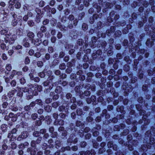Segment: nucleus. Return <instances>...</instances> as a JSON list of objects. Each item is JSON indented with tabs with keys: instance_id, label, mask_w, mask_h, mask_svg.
I'll return each instance as SVG.
<instances>
[{
	"instance_id": "nucleus-39",
	"label": "nucleus",
	"mask_w": 155,
	"mask_h": 155,
	"mask_svg": "<svg viewBox=\"0 0 155 155\" xmlns=\"http://www.w3.org/2000/svg\"><path fill=\"white\" fill-rule=\"evenodd\" d=\"M28 36L31 38H33L35 36V35L32 32H29L27 34Z\"/></svg>"
},
{
	"instance_id": "nucleus-4",
	"label": "nucleus",
	"mask_w": 155,
	"mask_h": 155,
	"mask_svg": "<svg viewBox=\"0 0 155 155\" xmlns=\"http://www.w3.org/2000/svg\"><path fill=\"white\" fill-rule=\"evenodd\" d=\"M16 38V36L15 35H6L4 40L6 43H9V44H11L14 43Z\"/></svg>"
},
{
	"instance_id": "nucleus-40",
	"label": "nucleus",
	"mask_w": 155,
	"mask_h": 155,
	"mask_svg": "<svg viewBox=\"0 0 155 155\" xmlns=\"http://www.w3.org/2000/svg\"><path fill=\"white\" fill-rule=\"evenodd\" d=\"M12 66L10 64H7L6 65L5 69L8 71H10L12 69Z\"/></svg>"
},
{
	"instance_id": "nucleus-12",
	"label": "nucleus",
	"mask_w": 155,
	"mask_h": 155,
	"mask_svg": "<svg viewBox=\"0 0 155 155\" xmlns=\"http://www.w3.org/2000/svg\"><path fill=\"white\" fill-rule=\"evenodd\" d=\"M1 10H2V11L3 12V15L4 17H3V19L4 18H6V17L7 16L9 12V7L8 6L3 8H0Z\"/></svg>"
},
{
	"instance_id": "nucleus-26",
	"label": "nucleus",
	"mask_w": 155,
	"mask_h": 155,
	"mask_svg": "<svg viewBox=\"0 0 155 155\" xmlns=\"http://www.w3.org/2000/svg\"><path fill=\"white\" fill-rule=\"evenodd\" d=\"M115 28L114 27H111L110 30H107L106 31V33L107 34V35L108 36H110V32L111 33H113L115 31Z\"/></svg>"
},
{
	"instance_id": "nucleus-53",
	"label": "nucleus",
	"mask_w": 155,
	"mask_h": 155,
	"mask_svg": "<svg viewBox=\"0 0 155 155\" xmlns=\"http://www.w3.org/2000/svg\"><path fill=\"white\" fill-rule=\"evenodd\" d=\"M46 132V130L45 129H41L40 130L39 132L40 134L41 137V135L43 136V134H45Z\"/></svg>"
},
{
	"instance_id": "nucleus-46",
	"label": "nucleus",
	"mask_w": 155,
	"mask_h": 155,
	"mask_svg": "<svg viewBox=\"0 0 155 155\" xmlns=\"http://www.w3.org/2000/svg\"><path fill=\"white\" fill-rule=\"evenodd\" d=\"M59 68L62 70H64L66 68V65L64 63H62L60 64L59 66Z\"/></svg>"
},
{
	"instance_id": "nucleus-23",
	"label": "nucleus",
	"mask_w": 155,
	"mask_h": 155,
	"mask_svg": "<svg viewBox=\"0 0 155 155\" xmlns=\"http://www.w3.org/2000/svg\"><path fill=\"white\" fill-rule=\"evenodd\" d=\"M27 152H30L31 155H35L36 153L35 148H29L27 149Z\"/></svg>"
},
{
	"instance_id": "nucleus-58",
	"label": "nucleus",
	"mask_w": 155,
	"mask_h": 155,
	"mask_svg": "<svg viewBox=\"0 0 155 155\" xmlns=\"http://www.w3.org/2000/svg\"><path fill=\"white\" fill-rule=\"evenodd\" d=\"M153 71L149 70H148L147 72L149 76H150L153 74V72H154L155 73V67L154 68V69H153Z\"/></svg>"
},
{
	"instance_id": "nucleus-49",
	"label": "nucleus",
	"mask_w": 155,
	"mask_h": 155,
	"mask_svg": "<svg viewBox=\"0 0 155 155\" xmlns=\"http://www.w3.org/2000/svg\"><path fill=\"white\" fill-rule=\"evenodd\" d=\"M37 65L38 67L41 68L43 65V63L41 61H38L37 62Z\"/></svg>"
},
{
	"instance_id": "nucleus-63",
	"label": "nucleus",
	"mask_w": 155,
	"mask_h": 155,
	"mask_svg": "<svg viewBox=\"0 0 155 155\" xmlns=\"http://www.w3.org/2000/svg\"><path fill=\"white\" fill-rule=\"evenodd\" d=\"M8 104L6 102H4L2 104V107L3 108H6L8 106Z\"/></svg>"
},
{
	"instance_id": "nucleus-17",
	"label": "nucleus",
	"mask_w": 155,
	"mask_h": 155,
	"mask_svg": "<svg viewBox=\"0 0 155 155\" xmlns=\"http://www.w3.org/2000/svg\"><path fill=\"white\" fill-rule=\"evenodd\" d=\"M110 19H118L119 15H115L114 11H111L110 13Z\"/></svg>"
},
{
	"instance_id": "nucleus-44",
	"label": "nucleus",
	"mask_w": 155,
	"mask_h": 155,
	"mask_svg": "<svg viewBox=\"0 0 155 155\" xmlns=\"http://www.w3.org/2000/svg\"><path fill=\"white\" fill-rule=\"evenodd\" d=\"M92 0H85L84 2V4L86 7H87L89 5V2Z\"/></svg>"
},
{
	"instance_id": "nucleus-41",
	"label": "nucleus",
	"mask_w": 155,
	"mask_h": 155,
	"mask_svg": "<svg viewBox=\"0 0 155 155\" xmlns=\"http://www.w3.org/2000/svg\"><path fill=\"white\" fill-rule=\"evenodd\" d=\"M17 73V72L15 70H13L11 74L10 75V78L11 79H12L13 77L16 75Z\"/></svg>"
},
{
	"instance_id": "nucleus-50",
	"label": "nucleus",
	"mask_w": 155,
	"mask_h": 155,
	"mask_svg": "<svg viewBox=\"0 0 155 155\" xmlns=\"http://www.w3.org/2000/svg\"><path fill=\"white\" fill-rule=\"evenodd\" d=\"M73 138H72V137H70V138H69L67 140V142L68 143V145H71V143L73 142Z\"/></svg>"
},
{
	"instance_id": "nucleus-19",
	"label": "nucleus",
	"mask_w": 155,
	"mask_h": 155,
	"mask_svg": "<svg viewBox=\"0 0 155 155\" xmlns=\"http://www.w3.org/2000/svg\"><path fill=\"white\" fill-rule=\"evenodd\" d=\"M13 48L15 50H17L18 51V52L19 53H21V50L22 48V46L19 45H15L13 46Z\"/></svg>"
},
{
	"instance_id": "nucleus-62",
	"label": "nucleus",
	"mask_w": 155,
	"mask_h": 155,
	"mask_svg": "<svg viewBox=\"0 0 155 155\" xmlns=\"http://www.w3.org/2000/svg\"><path fill=\"white\" fill-rule=\"evenodd\" d=\"M51 133L52 134H51V136L52 138H53L56 137L58 135L57 132H53Z\"/></svg>"
},
{
	"instance_id": "nucleus-15",
	"label": "nucleus",
	"mask_w": 155,
	"mask_h": 155,
	"mask_svg": "<svg viewBox=\"0 0 155 155\" xmlns=\"http://www.w3.org/2000/svg\"><path fill=\"white\" fill-rule=\"evenodd\" d=\"M32 90L33 91L34 93L35 92V94H37L38 93V92H40L41 90V86L35 85V87H32Z\"/></svg>"
},
{
	"instance_id": "nucleus-42",
	"label": "nucleus",
	"mask_w": 155,
	"mask_h": 155,
	"mask_svg": "<svg viewBox=\"0 0 155 155\" xmlns=\"http://www.w3.org/2000/svg\"><path fill=\"white\" fill-rule=\"evenodd\" d=\"M24 9H26L27 10H28V11H31L33 9H34V7H33V6H25V7L24 8Z\"/></svg>"
},
{
	"instance_id": "nucleus-27",
	"label": "nucleus",
	"mask_w": 155,
	"mask_h": 155,
	"mask_svg": "<svg viewBox=\"0 0 155 155\" xmlns=\"http://www.w3.org/2000/svg\"><path fill=\"white\" fill-rule=\"evenodd\" d=\"M2 41L3 42V41L2 40ZM1 44L0 47L1 48L4 50L7 51L8 50L9 48L8 46H6V45L3 42H1Z\"/></svg>"
},
{
	"instance_id": "nucleus-34",
	"label": "nucleus",
	"mask_w": 155,
	"mask_h": 155,
	"mask_svg": "<svg viewBox=\"0 0 155 155\" xmlns=\"http://www.w3.org/2000/svg\"><path fill=\"white\" fill-rule=\"evenodd\" d=\"M62 90V88L60 86H58L56 87L55 90V92L57 94L60 93Z\"/></svg>"
},
{
	"instance_id": "nucleus-48",
	"label": "nucleus",
	"mask_w": 155,
	"mask_h": 155,
	"mask_svg": "<svg viewBox=\"0 0 155 155\" xmlns=\"http://www.w3.org/2000/svg\"><path fill=\"white\" fill-rule=\"evenodd\" d=\"M36 104H37L40 105L42 106V102L41 100L37 99L35 101Z\"/></svg>"
},
{
	"instance_id": "nucleus-32",
	"label": "nucleus",
	"mask_w": 155,
	"mask_h": 155,
	"mask_svg": "<svg viewBox=\"0 0 155 155\" xmlns=\"http://www.w3.org/2000/svg\"><path fill=\"white\" fill-rule=\"evenodd\" d=\"M1 127L2 131L4 132L6 131L7 128V126L6 124H2Z\"/></svg>"
},
{
	"instance_id": "nucleus-9",
	"label": "nucleus",
	"mask_w": 155,
	"mask_h": 155,
	"mask_svg": "<svg viewBox=\"0 0 155 155\" xmlns=\"http://www.w3.org/2000/svg\"><path fill=\"white\" fill-rule=\"evenodd\" d=\"M101 3H102L101 4L103 6V5H105V8L103 9V12L104 13H106V12L107 11V8H111L112 7H113V4L110 3V2H107L105 4V3L104 2L102 3V1H101Z\"/></svg>"
},
{
	"instance_id": "nucleus-38",
	"label": "nucleus",
	"mask_w": 155,
	"mask_h": 155,
	"mask_svg": "<svg viewBox=\"0 0 155 155\" xmlns=\"http://www.w3.org/2000/svg\"><path fill=\"white\" fill-rule=\"evenodd\" d=\"M53 117L54 119H55V120L54 123V125L56 124V122H58L57 119H58V114H56V113H54L53 114Z\"/></svg>"
},
{
	"instance_id": "nucleus-54",
	"label": "nucleus",
	"mask_w": 155,
	"mask_h": 155,
	"mask_svg": "<svg viewBox=\"0 0 155 155\" xmlns=\"http://www.w3.org/2000/svg\"><path fill=\"white\" fill-rule=\"evenodd\" d=\"M82 28L83 30H87L88 28L87 25L85 23H83L82 25Z\"/></svg>"
},
{
	"instance_id": "nucleus-51",
	"label": "nucleus",
	"mask_w": 155,
	"mask_h": 155,
	"mask_svg": "<svg viewBox=\"0 0 155 155\" xmlns=\"http://www.w3.org/2000/svg\"><path fill=\"white\" fill-rule=\"evenodd\" d=\"M17 147V144L14 142L12 143L11 147L12 149H15Z\"/></svg>"
},
{
	"instance_id": "nucleus-8",
	"label": "nucleus",
	"mask_w": 155,
	"mask_h": 155,
	"mask_svg": "<svg viewBox=\"0 0 155 155\" xmlns=\"http://www.w3.org/2000/svg\"><path fill=\"white\" fill-rule=\"evenodd\" d=\"M20 115V113H19L15 114L11 112L9 114L8 116L9 118H11V120L13 122H15L17 120L18 117Z\"/></svg>"
},
{
	"instance_id": "nucleus-13",
	"label": "nucleus",
	"mask_w": 155,
	"mask_h": 155,
	"mask_svg": "<svg viewBox=\"0 0 155 155\" xmlns=\"http://www.w3.org/2000/svg\"><path fill=\"white\" fill-rule=\"evenodd\" d=\"M28 133L27 131H24L22 132L21 134L18 137V140H21L23 139L26 138L28 137Z\"/></svg>"
},
{
	"instance_id": "nucleus-31",
	"label": "nucleus",
	"mask_w": 155,
	"mask_h": 155,
	"mask_svg": "<svg viewBox=\"0 0 155 155\" xmlns=\"http://www.w3.org/2000/svg\"><path fill=\"white\" fill-rule=\"evenodd\" d=\"M50 58V55L48 53H47L45 54V58L43 59V60L44 62H45L46 60H48Z\"/></svg>"
},
{
	"instance_id": "nucleus-61",
	"label": "nucleus",
	"mask_w": 155,
	"mask_h": 155,
	"mask_svg": "<svg viewBox=\"0 0 155 155\" xmlns=\"http://www.w3.org/2000/svg\"><path fill=\"white\" fill-rule=\"evenodd\" d=\"M121 35V32L120 31H115V35L116 37H119Z\"/></svg>"
},
{
	"instance_id": "nucleus-14",
	"label": "nucleus",
	"mask_w": 155,
	"mask_h": 155,
	"mask_svg": "<svg viewBox=\"0 0 155 155\" xmlns=\"http://www.w3.org/2000/svg\"><path fill=\"white\" fill-rule=\"evenodd\" d=\"M97 128H93L92 130L93 135L94 137H97L99 135V132L97 131V130H99L101 128V126L99 125L97 126Z\"/></svg>"
},
{
	"instance_id": "nucleus-36",
	"label": "nucleus",
	"mask_w": 155,
	"mask_h": 155,
	"mask_svg": "<svg viewBox=\"0 0 155 155\" xmlns=\"http://www.w3.org/2000/svg\"><path fill=\"white\" fill-rule=\"evenodd\" d=\"M80 155H89L90 154L89 151H81L80 152Z\"/></svg>"
},
{
	"instance_id": "nucleus-64",
	"label": "nucleus",
	"mask_w": 155,
	"mask_h": 155,
	"mask_svg": "<svg viewBox=\"0 0 155 155\" xmlns=\"http://www.w3.org/2000/svg\"><path fill=\"white\" fill-rule=\"evenodd\" d=\"M84 95L86 96H89L91 94V92L89 91H84Z\"/></svg>"
},
{
	"instance_id": "nucleus-52",
	"label": "nucleus",
	"mask_w": 155,
	"mask_h": 155,
	"mask_svg": "<svg viewBox=\"0 0 155 155\" xmlns=\"http://www.w3.org/2000/svg\"><path fill=\"white\" fill-rule=\"evenodd\" d=\"M45 119H48V121H47L48 124H49L50 123V122L51 121V117L49 116H47L45 117Z\"/></svg>"
},
{
	"instance_id": "nucleus-10",
	"label": "nucleus",
	"mask_w": 155,
	"mask_h": 155,
	"mask_svg": "<svg viewBox=\"0 0 155 155\" xmlns=\"http://www.w3.org/2000/svg\"><path fill=\"white\" fill-rule=\"evenodd\" d=\"M17 131L18 130L17 129L15 128H13L11 131L9 132L7 137L9 138H15V136H14V135L16 134Z\"/></svg>"
},
{
	"instance_id": "nucleus-43",
	"label": "nucleus",
	"mask_w": 155,
	"mask_h": 155,
	"mask_svg": "<svg viewBox=\"0 0 155 155\" xmlns=\"http://www.w3.org/2000/svg\"><path fill=\"white\" fill-rule=\"evenodd\" d=\"M139 16V15H138V16ZM137 15L136 13H134L131 15V19H136L137 18Z\"/></svg>"
},
{
	"instance_id": "nucleus-6",
	"label": "nucleus",
	"mask_w": 155,
	"mask_h": 155,
	"mask_svg": "<svg viewBox=\"0 0 155 155\" xmlns=\"http://www.w3.org/2000/svg\"><path fill=\"white\" fill-rule=\"evenodd\" d=\"M141 115L143 116V120L144 121V124L145 125H147L150 122V120L149 119H147V114L146 115V112L145 111L142 110L140 112Z\"/></svg>"
},
{
	"instance_id": "nucleus-18",
	"label": "nucleus",
	"mask_w": 155,
	"mask_h": 155,
	"mask_svg": "<svg viewBox=\"0 0 155 155\" xmlns=\"http://www.w3.org/2000/svg\"><path fill=\"white\" fill-rule=\"evenodd\" d=\"M3 27L2 26H0V29H1L0 31V33L1 35H6V33L8 31V28L7 27L5 28L4 26L3 28Z\"/></svg>"
},
{
	"instance_id": "nucleus-59",
	"label": "nucleus",
	"mask_w": 155,
	"mask_h": 155,
	"mask_svg": "<svg viewBox=\"0 0 155 155\" xmlns=\"http://www.w3.org/2000/svg\"><path fill=\"white\" fill-rule=\"evenodd\" d=\"M72 71V69L71 67H68L66 70V72L68 74H70Z\"/></svg>"
},
{
	"instance_id": "nucleus-28",
	"label": "nucleus",
	"mask_w": 155,
	"mask_h": 155,
	"mask_svg": "<svg viewBox=\"0 0 155 155\" xmlns=\"http://www.w3.org/2000/svg\"><path fill=\"white\" fill-rule=\"evenodd\" d=\"M18 93H17V96L21 97H22L23 95V92L21 89V87L18 88Z\"/></svg>"
},
{
	"instance_id": "nucleus-22",
	"label": "nucleus",
	"mask_w": 155,
	"mask_h": 155,
	"mask_svg": "<svg viewBox=\"0 0 155 155\" xmlns=\"http://www.w3.org/2000/svg\"><path fill=\"white\" fill-rule=\"evenodd\" d=\"M102 13H100L98 15L97 14H94L92 18H91V17L90 19H100L102 17Z\"/></svg>"
},
{
	"instance_id": "nucleus-16",
	"label": "nucleus",
	"mask_w": 155,
	"mask_h": 155,
	"mask_svg": "<svg viewBox=\"0 0 155 155\" xmlns=\"http://www.w3.org/2000/svg\"><path fill=\"white\" fill-rule=\"evenodd\" d=\"M72 95L70 93H68L66 95V98L69 100L70 99V102L71 103H75L76 101V98L74 97H73L71 98Z\"/></svg>"
},
{
	"instance_id": "nucleus-35",
	"label": "nucleus",
	"mask_w": 155,
	"mask_h": 155,
	"mask_svg": "<svg viewBox=\"0 0 155 155\" xmlns=\"http://www.w3.org/2000/svg\"><path fill=\"white\" fill-rule=\"evenodd\" d=\"M44 109L47 112H49L51 110V107L49 105H47L45 107Z\"/></svg>"
},
{
	"instance_id": "nucleus-5",
	"label": "nucleus",
	"mask_w": 155,
	"mask_h": 155,
	"mask_svg": "<svg viewBox=\"0 0 155 155\" xmlns=\"http://www.w3.org/2000/svg\"><path fill=\"white\" fill-rule=\"evenodd\" d=\"M43 85L44 86L47 87V88H46V93L50 92V90L52 89L54 86L51 80L45 81L44 82Z\"/></svg>"
},
{
	"instance_id": "nucleus-24",
	"label": "nucleus",
	"mask_w": 155,
	"mask_h": 155,
	"mask_svg": "<svg viewBox=\"0 0 155 155\" xmlns=\"http://www.w3.org/2000/svg\"><path fill=\"white\" fill-rule=\"evenodd\" d=\"M139 2V3L140 4H142L145 7H147L148 5V3L146 2L145 0H137Z\"/></svg>"
},
{
	"instance_id": "nucleus-7",
	"label": "nucleus",
	"mask_w": 155,
	"mask_h": 155,
	"mask_svg": "<svg viewBox=\"0 0 155 155\" xmlns=\"http://www.w3.org/2000/svg\"><path fill=\"white\" fill-rule=\"evenodd\" d=\"M35 12L36 13V19H40L43 15V12L38 8H36Z\"/></svg>"
},
{
	"instance_id": "nucleus-57",
	"label": "nucleus",
	"mask_w": 155,
	"mask_h": 155,
	"mask_svg": "<svg viewBox=\"0 0 155 155\" xmlns=\"http://www.w3.org/2000/svg\"><path fill=\"white\" fill-rule=\"evenodd\" d=\"M4 78L5 81L6 83H9L10 81V80L11 79L10 78V75L9 76V77H6L5 76H4Z\"/></svg>"
},
{
	"instance_id": "nucleus-2",
	"label": "nucleus",
	"mask_w": 155,
	"mask_h": 155,
	"mask_svg": "<svg viewBox=\"0 0 155 155\" xmlns=\"http://www.w3.org/2000/svg\"><path fill=\"white\" fill-rule=\"evenodd\" d=\"M22 92L25 94L26 95V98L29 100L33 98V93L32 91H30L29 89L27 87L21 88Z\"/></svg>"
},
{
	"instance_id": "nucleus-30",
	"label": "nucleus",
	"mask_w": 155,
	"mask_h": 155,
	"mask_svg": "<svg viewBox=\"0 0 155 155\" xmlns=\"http://www.w3.org/2000/svg\"><path fill=\"white\" fill-rule=\"evenodd\" d=\"M16 90L15 89H13L9 91L8 93V96L9 97H12L16 92Z\"/></svg>"
},
{
	"instance_id": "nucleus-11",
	"label": "nucleus",
	"mask_w": 155,
	"mask_h": 155,
	"mask_svg": "<svg viewBox=\"0 0 155 155\" xmlns=\"http://www.w3.org/2000/svg\"><path fill=\"white\" fill-rule=\"evenodd\" d=\"M137 44L134 46V49H135V51L137 53L140 52V54H143L145 52V50L144 49H141L140 51V49L139 48V42H137Z\"/></svg>"
},
{
	"instance_id": "nucleus-33",
	"label": "nucleus",
	"mask_w": 155,
	"mask_h": 155,
	"mask_svg": "<svg viewBox=\"0 0 155 155\" xmlns=\"http://www.w3.org/2000/svg\"><path fill=\"white\" fill-rule=\"evenodd\" d=\"M30 78L32 80H34L36 82H38L40 81V78L38 77L34 78L33 76H31L32 74L29 75Z\"/></svg>"
},
{
	"instance_id": "nucleus-21",
	"label": "nucleus",
	"mask_w": 155,
	"mask_h": 155,
	"mask_svg": "<svg viewBox=\"0 0 155 155\" xmlns=\"http://www.w3.org/2000/svg\"><path fill=\"white\" fill-rule=\"evenodd\" d=\"M33 16H34V15H33V14L31 12H28L27 14L23 17V19H28L32 18Z\"/></svg>"
},
{
	"instance_id": "nucleus-3",
	"label": "nucleus",
	"mask_w": 155,
	"mask_h": 155,
	"mask_svg": "<svg viewBox=\"0 0 155 155\" xmlns=\"http://www.w3.org/2000/svg\"><path fill=\"white\" fill-rule=\"evenodd\" d=\"M150 143H147V144L142 145L141 147V151H146L147 148L150 149L151 147V145H153L155 143V140L153 138H151L150 139Z\"/></svg>"
},
{
	"instance_id": "nucleus-60",
	"label": "nucleus",
	"mask_w": 155,
	"mask_h": 155,
	"mask_svg": "<svg viewBox=\"0 0 155 155\" xmlns=\"http://www.w3.org/2000/svg\"><path fill=\"white\" fill-rule=\"evenodd\" d=\"M20 83L22 84H24L25 83V80L24 78H22L19 80Z\"/></svg>"
},
{
	"instance_id": "nucleus-20",
	"label": "nucleus",
	"mask_w": 155,
	"mask_h": 155,
	"mask_svg": "<svg viewBox=\"0 0 155 155\" xmlns=\"http://www.w3.org/2000/svg\"><path fill=\"white\" fill-rule=\"evenodd\" d=\"M77 114L78 116H80V118H78L79 119L82 120L83 118L82 117V115H83V111L81 109H78L76 111Z\"/></svg>"
},
{
	"instance_id": "nucleus-56",
	"label": "nucleus",
	"mask_w": 155,
	"mask_h": 155,
	"mask_svg": "<svg viewBox=\"0 0 155 155\" xmlns=\"http://www.w3.org/2000/svg\"><path fill=\"white\" fill-rule=\"evenodd\" d=\"M8 100V98L5 95H3L2 96V102H6Z\"/></svg>"
},
{
	"instance_id": "nucleus-37",
	"label": "nucleus",
	"mask_w": 155,
	"mask_h": 155,
	"mask_svg": "<svg viewBox=\"0 0 155 155\" xmlns=\"http://www.w3.org/2000/svg\"><path fill=\"white\" fill-rule=\"evenodd\" d=\"M41 43V40H39V39L37 38L35 41L34 44L38 46Z\"/></svg>"
},
{
	"instance_id": "nucleus-1",
	"label": "nucleus",
	"mask_w": 155,
	"mask_h": 155,
	"mask_svg": "<svg viewBox=\"0 0 155 155\" xmlns=\"http://www.w3.org/2000/svg\"><path fill=\"white\" fill-rule=\"evenodd\" d=\"M145 31H148L147 33L152 36L151 39H148L146 42V45L149 47H151L154 44V42L155 40V26L153 25L150 26V27L148 28L146 27L144 28Z\"/></svg>"
},
{
	"instance_id": "nucleus-47",
	"label": "nucleus",
	"mask_w": 155,
	"mask_h": 155,
	"mask_svg": "<svg viewBox=\"0 0 155 155\" xmlns=\"http://www.w3.org/2000/svg\"><path fill=\"white\" fill-rule=\"evenodd\" d=\"M85 15V13L84 12L80 13L78 16V19H82Z\"/></svg>"
},
{
	"instance_id": "nucleus-29",
	"label": "nucleus",
	"mask_w": 155,
	"mask_h": 155,
	"mask_svg": "<svg viewBox=\"0 0 155 155\" xmlns=\"http://www.w3.org/2000/svg\"><path fill=\"white\" fill-rule=\"evenodd\" d=\"M142 56H140L139 57L138 59H135V60H134V66H135L134 67V68H135V69H137V64L138 63L139 60H140L141 59H142Z\"/></svg>"
},
{
	"instance_id": "nucleus-45",
	"label": "nucleus",
	"mask_w": 155,
	"mask_h": 155,
	"mask_svg": "<svg viewBox=\"0 0 155 155\" xmlns=\"http://www.w3.org/2000/svg\"><path fill=\"white\" fill-rule=\"evenodd\" d=\"M59 110L60 111L63 112L64 111L66 112L65 107L63 106L62 105L59 107Z\"/></svg>"
},
{
	"instance_id": "nucleus-25",
	"label": "nucleus",
	"mask_w": 155,
	"mask_h": 155,
	"mask_svg": "<svg viewBox=\"0 0 155 155\" xmlns=\"http://www.w3.org/2000/svg\"><path fill=\"white\" fill-rule=\"evenodd\" d=\"M93 7L94 8L96 9V11L99 13L101 9V7L100 5H98L97 4H95L93 5Z\"/></svg>"
},
{
	"instance_id": "nucleus-55",
	"label": "nucleus",
	"mask_w": 155,
	"mask_h": 155,
	"mask_svg": "<svg viewBox=\"0 0 155 155\" xmlns=\"http://www.w3.org/2000/svg\"><path fill=\"white\" fill-rule=\"evenodd\" d=\"M84 43V41L81 39H78L77 41V43L79 45H83Z\"/></svg>"
}]
</instances>
